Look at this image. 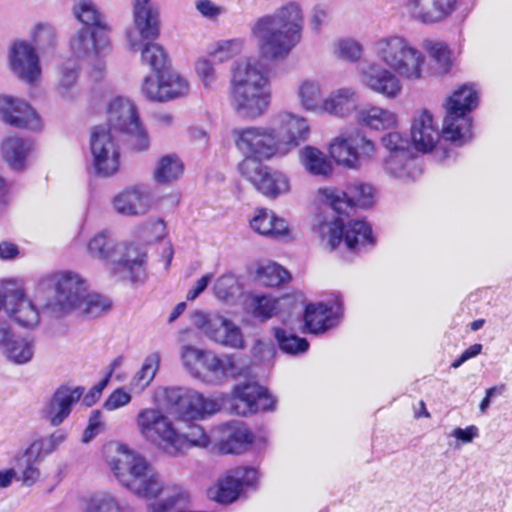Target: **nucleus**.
Instances as JSON below:
<instances>
[{
  "instance_id": "f257e3e1",
  "label": "nucleus",
  "mask_w": 512,
  "mask_h": 512,
  "mask_svg": "<svg viewBox=\"0 0 512 512\" xmlns=\"http://www.w3.org/2000/svg\"><path fill=\"white\" fill-rule=\"evenodd\" d=\"M372 52L377 62L360 68V82L385 99L394 100L402 94L403 80L418 82L425 77V54L402 35L376 39Z\"/></svg>"
},
{
  "instance_id": "f03ea898",
  "label": "nucleus",
  "mask_w": 512,
  "mask_h": 512,
  "mask_svg": "<svg viewBox=\"0 0 512 512\" xmlns=\"http://www.w3.org/2000/svg\"><path fill=\"white\" fill-rule=\"evenodd\" d=\"M304 13L300 3L290 1L273 13L258 17L250 25V38L267 60H284L300 43Z\"/></svg>"
},
{
  "instance_id": "7ed1b4c3",
  "label": "nucleus",
  "mask_w": 512,
  "mask_h": 512,
  "mask_svg": "<svg viewBox=\"0 0 512 512\" xmlns=\"http://www.w3.org/2000/svg\"><path fill=\"white\" fill-rule=\"evenodd\" d=\"M270 103V81L259 61L245 58L236 63L233 70L230 104L243 119L261 117Z\"/></svg>"
},
{
  "instance_id": "20e7f679",
  "label": "nucleus",
  "mask_w": 512,
  "mask_h": 512,
  "mask_svg": "<svg viewBox=\"0 0 512 512\" xmlns=\"http://www.w3.org/2000/svg\"><path fill=\"white\" fill-rule=\"evenodd\" d=\"M140 436L149 443L157 445L170 455H177L182 442L179 431L171 418L159 408H142L135 418Z\"/></svg>"
},
{
  "instance_id": "39448f33",
  "label": "nucleus",
  "mask_w": 512,
  "mask_h": 512,
  "mask_svg": "<svg viewBox=\"0 0 512 512\" xmlns=\"http://www.w3.org/2000/svg\"><path fill=\"white\" fill-rule=\"evenodd\" d=\"M313 230L332 250L337 248L342 241L350 250H358L373 243L371 227L364 220H352L344 224L340 217L328 221L318 216L313 224Z\"/></svg>"
},
{
  "instance_id": "423d86ee",
  "label": "nucleus",
  "mask_w": 512,
  "mask_h": 512,
  "mask_svg": "<svg viewBox=\"0 0 512 512\" xmlns=\"http://www.w3.org/2000/svg\"><path fill=\"white\" fill-rule=\"evenodd\" d=\"M108 129L119 131L130 137L132 147L137 151H145L149 148L150 139L143 127L137 107L128 98L115 97L108 106Z\"/></svg>"
},
{
  "instance_id": "0eeeda50",
  "label": "nucleus",
  "mask_w": 512,
  "mask_h": 512,
  "mask_svg": "<svg viewBox=\"0 0 512 512\" xmlns=\"http://www.w3.org/2000/svg\"><path fill=\"white\" fill-rule=\"evenodd\" d=\"M50 283L54 287V300L44 308L54 317L70 313L79 307L88 288L86 280L76 272L62 271L51 275Z\"/></svg>"
},
{
  "instance_id": "6e6552de",
  "label": "nucleus",
  "mask_w": 512,
  "mask_h": 512,
  "mask_svg": "<svg viewBox=\"0 0 512 512\" xmlns=\"http://www.w3.org/2000/svg\"><path fill=\"white\" fill-rule=\"evenodd\" d=\"M190 319L191 323L211 341L232 349L244 347L241 329L224 315L218 312L195 311Z\"/></svg>"
},
{
  "instance_id": "1a4fd4ad",
  "label": "nucleus",
  "mask_w": 512,
  "mask_h": 512,
  "mask_svg": "<svg viewBox=\"0 0 512 512\" xmlns=\"http://www.w3.org/2000/svg\"><path fill=\"white\" fill-rule=\"evenodd\" d=\"M238 171L265 197L274 199L290 190L289 179L284 173L272 169L257 159L244 158L238 164Z\"/></svg>"
},
{
  "instance_id": "9d476101",
  "label": "nucleus",
  "mask_w": 512,
  "mask_h": 512,
  "mask_svg": "<svg viewBox=\"0 0 512 512\" xmlns=\"http://www.w3.org/2000/svg\"><path fill=\"white\" fill-rule=\"evenodd\" d=\"M167 404L174 407L184 419H201L220 411L222 400L205 397L197 391L183 387H168L163 390Z\"/></svg>"
},
{
  "instance_id": "9b49d317",
  "label": "nucleus",
  "mask_w": 512,
  "mask_h": 512,
  "mask_svg": "<svg viewBox=\"0 0 512 512\" xmlns=\"http://www.w3.org/2000/svg\"><path fill=\"white\" fill-rule=\"evenodd\" d=\"M234 143L245 156L258 161L280 154V147L271 127L248 126L233 130Z\"/></svg>"
},
{
  "instance_id": "f8f14e48",
  "label": "nucleus",
  "mask_w": 512,
  "mask_h": 512,
  "mask_svg": "<svg viewBox=\"0 0 512 512\" xmlns=\"http://www.w3.org/2000/svg\"><path fill=\"white\" fill-rule=\"evenodd\" d=\"M329 153L338 165L357 170L362 165V159L374 157L376 144L358 133H343L331 141Z\"/></svg>"
},
{
  "instance_id": "ddd939ff",
  "label": "nucleus",
  "mask_w": 512,
  "mask_h": 512,
  "mask_svg": "<svg viewBox=\"0 0 512 512\" xmlns=\"http://www.w3.org/2000/svg\"><path fill=\"white\" fill-rule=\"evenodd\" d=\"M318 193L338 214H349L353 207L369 208L376 200V190L368 183L353 182L347 191L333 187L320 188Z\"/></svg>"
},
{
  "instance_id": "4468645a",
  "label": "nucleus",
  "mask_w": 512,
  "mask_h": 512,
  "mask_svg": "<svg viewBox=\"0 0 512 512\" xmlns=\"http://www.w3.org/2000/svg\"><path fill=\"white\" fill-rule=\"evenodd\" d=\"M271 130L285 155L308 139L310 127L305 117L288 111H280L272 117Z\"/></svg>"
},
{
  "instance_id": "2eb2a0df",
  "label": "nucleus",
  "mask_w": 512,
  "mask_h": 512,
  "mask_svg": "<svg viewBox=\"0 0 512 512\" xmlns=\"http://www.w3.org/2000/svg\"><path fill=\"white\" fill-rule=\"evenodd\" d=\"M93 166L100 176H110L119 169V150L111 129L100 125L93 129L90 137Z\"/></svg>"
},
{
  "instance_id": "dca6fc26",
  "label": "nucleus",
  "mask_w": 512,
  "mask_h": 512,
  "mask_svg": "<svg viewBox=\"0 0 512 512\" xmlns=\"http://www.w3.org/2000/svg\"><path fill=\"white\" fill-rule=\"evenodd\" d=\"M190 91L188 80L177 72L144 77L141 94L151 102L163 103L186 96Z\"/></svg>"
},
{
  "instance_id": "f3484780",
  "label": "nucleus",
  "mask_w": 512,
  "mask_h": 512,
  "mask_svg": "<svg viewBox=\"0 0 512 512\" xmlns=\"http://www.w3.org/2000/svg\"><path fill=\"white\" fill-rule=\"evenodd\" d=\"M70 49L74 56L88 60L98 72H102L105 68L102 59L111 47L106 32L82 28L71 38Z\"/></svg>"
},
{
  "instance_id": "a211bd4d",
  "label": "nucleus",
  "mask_w": 512,
  "mask_h": 512,
  "mask_svg": "<svg viewBox=\"0 0 512 512\" xmlns=\"http://www.w3.org/2000/svg\"><path fill=\"white\" fill-rule=\"evenodd\" d=\"M10 71L21 81L34 85L40 81L41 65L35 47L25 41L13 42L8 51Z\"/></svg>"
},
{
  "instance_id": "6ab92c4d",
  "label": "nucleus",
  "mask_w": 512,
  "mask_h": 512,
  "mask_svg": "<svg viewBox=\"0 0 512 512\" xmlns=\"http://www.w3.org/2000/svg\"><path fill=\"white\" fill-rule=\"evenodd\" d=\"M111 273L132 283L143 282L146 277V252L132 242H120Z\"/></svg>"
},
{
  "instance_id": "aec40b11",
  "label": "nucleus",
  "mask_w": 512,
  "mask_h": 512,
  "mask_svg": "<svg viewBox=\"0 0 512 512\" xmlns=\"http://www.w3.org/2000/svg\"><path fill=\"white\" fill-rule=\"evenodd\" d=\"M275 403L267 390L255 382L238 384L233 390L232 409L237 415L246 416L260 410H272Z\"/></svg>"
},
{
  "instance_id": "412c9836",
  "label": "nucleus",
  "mask_w": 512,
  "mask_h": 512,
  "mask_svg": "<svg viewBox=\"0 0 512 512\" xmlns=\"http://www.w3.org/2000/svg\"><path fill=\"white\" fill-rule=\"evenodd\" d=\"M154 198L146 185H134L117 193L111 200L113 210L123 216L138 217L149 212Z\"/></svg>"
},
{
  "instance_id": "4be33fe9",
  "label": "nucleus",
  "mask_w": 512,
  "mask_h": 512,
  "mask_svg": "<svg viewBox=\"0 0 512 512\" xmlns=\"http://www.w3.org/2000/svg\"><path fill=\"white\" fill-rule=\"evenodd\" d=\"M133 26L127 30L126 36L132 49L140 47L144 40H154L159 35V14L149 4H140L135 0Z\"/></svg>"
},
{
  "instance_id": "5701e85b",
  "label": "nucleus",
  "mask_w": 512,
  "mask_h": 512,
  "mask_svg": "<svg viewBox=\"0 0 512 512\" xmlns=\"http://www.w3.org/2000/svg\"><path fill=\"white\" fill-rule=\"evenodd\" d=\"M0 116L14 127L41 131L43 122L36 111L26 102L11 96L0 95Z\"/></svg>"
},
{
  "instance_id": "b1692460",
  "label": "nucleus",
  "mask_w": 512,
  "mask_h": 512,
  "mask_svg": "<svg viewBox=\"0 0 512 512\" xmlns=\"http://www.w3.org/2000/svg\"><path fill=\"white\" fill-rule=\"evenodd\" d=\"M457 3V0H406L404 8L413 20L431 25L448 19Z\"/></svg>"
},
{
  "instance_id": "393cba45",
  "label": "nucleus",
  "mask_w": 512,
  "mask_h": 512,
  "mask_svg": "<svg viewBox=\"0 0 512 512\" xmlns=\"http://www.w3.org/2000/svg\"><path fill=\"white\" fill-rule=\"evenodd\" d=\"M342 313V299L335 296L327 303L306 306L304 321L308 331L313 334L324 333L337 324Z\"/></svg>"
},
{
  "instance_id": "a878e982",
  "label": "nucleus",
  "mask_w": 512,
  "mask_h": 512,
  "mask_svg": "<svg viewBox=\"0 0 512 512\" xmlns=\"http://www.w3.org/2000/svg\"><path fill=\"white\" fill-rule=\"evenodd\" d=\"M218 450L221 454H243L249 450L254 441V434L242 422H228L217 429Z\"/></svg>"
},
{
  "instance_id": "bb28decb",
  "label": "nucleus",
  "mask_w": 512,
  "mask_h": 512,
  "mask_svg": "<svg viewBox=\"0 0 512 512\" xmlns=\"http://www.w3.org/2000/svg\"><path fill=\"white\" fill-rule=\"evenodd\" d=\"M257 477V470L251 467H236L229 470L219 481L214 499L223 504L232 503L239 497L242 488L253 485Z\"/></svg>"
},
{
  "instance_id": "cd10ccee",
  "label": "nucleus",
  "mask_w": 512,
  "mask_h": 512,
  "mask_svg": "<svg viewBox=\"0 0 512 512\" xmlns=\"http://www.w3.org/2000/svg\"><path fill=\"white\" fill-rule=\"evenodd\" d=\"M4 307L8 315L23 327H34L40 321L39 309L22 288L7 293Z\"/></svg>"
},
{
  "instance_id": "c85d7f7f",
  "label": "nucleus",
  "mask_w": 512,
  "mask_h": 512,
  "mask_svg": "<svg viewBox=\"0 0 512 512\" xmlns=\"http://www.w3.org/2000/svg\"><path fill=\"white\" fill-rule=\"evenodd\" d=\"M83 392L81 387H59L44 406L43 416L53 426L60 425L69 416L72 406L79 401Z\"/></svg>"
},
{
  "instance_id": "c756f323",
  "label": "nucleus",
  "mask_w": 512,
  "mask_h": 512,
  "mask_svg": "<svg viewBox=\"0 0 512 512\" xmlns=\"http://www.w3.org/2000/svg\"><path fill=\"white\" fill-rule=\"evenodd\" d=\"M440 132L433 115L428 110L417 112L411 124V140L416 150L430 152L438 143Z\"/></svg>"
},
{
  "instance_id": "7c9ffc66",
  "label": "nucleus",
  "mask_w": 512,
  "mask_h": 512,
  "mask_svg": "<svg viewBox=\"0 0 512 512\" xmlns=\"http://www.w3.org/2000/svg\"><path fill=\"white\" fill-rule=\"evenodd\" d=\"M243 371L231 355L220 358L212 351L207 352L202 365V377H198L207 383H220L226 377L236 378Z\"/></svg>"
},
{
  "instance_id": "2f4dec72",
  "label": "nucleus",
  "mask_w": 512,
  "mask_h": 512,
  "mask_svg": "<svg viewBox=\"0 0 512 512\" xmlns=\"http://www.w3.org/2000/svg\"><path fill=\"white\" fill-rule=\"evenodd\" d=\"M359 94L353 87H341L331 91L324 99L321 114L326 113L338 118H347L357 113Z\"/></svg>"
},
{
  "instance_id": "473e14b6",
  "label": "nucleus",
  "mask_w": 512,
  "mask_h": 512,
  "mask_svg": "<svg viewBox=\"0 0 512 512\" xmlns=\"http://www.w3.org/2000/svg\"><path fill=\"white\" fill-rule=\"evenodd\" d=\"M356 121L369 129L381 131L396 128L398 115L392 110L369 105L357 111Z\"/></svg>"
},
{
  "instance_id": "72a5a7b5",
  "label": "nucleus",
  "mask_w": 512,
  "mask_h": 512,
  "mask_svg": "<svg viewBox=\"0 0 512 512\" xmlns=\"http://www.w3.org/2000/svg\"><path fill=\"white\" fill-rule=\"evenodd\" d=\"M120 242L104 229L95 233L87 242L86 251L90 258L112 266Z\"/></svg>"
},
{
  "instance_id": "f704fd0d",
  "label": "nucleus",
  "mask_w": 512,
  "mask_h": 512,
  "mask_svg": "<svg viewBox=\"0 0 512 512\" xmlns=\"http://www.w3.org/2000/svg\"><path fill=\"white\" fill-rule=\"evenodd\" d=\"M32 150V142L16 136L5 138L0 146L3 160L16 171H21L26 167L27 158Z\"/></svg>"
},
{
  "instance_id": "c9c22d12",
  "label": "nucleus",
  "mask_w": 512,
  "mask_h": 512,
  "mask_svg": "<svg viewBox=\"0 0 512 512\" xmlns=\"http://www.w3.org/2000/svg\"><path fill=\"white\" fill-rule=\"evenodd\" d=\"M450 109L446 108L443 120V137L457 145H462L472 138V121L469 114L456 111L449 119Z\"/></svg>"
},
{
  "instance_id": "e433bc0d",
  "label": "nucleus",
  "mask_w": 512,
  "mask_h": 512,
  "mask_svg": "<svg viewBox=\"0 0 512 512\" xmlns=\"http://www.w3.org/2000/svg\"><path fill=\"white\" fill-rule=\"evenodd\" d=\"M250 226L255 232L265 236L278 237L288 233L286 221L268 209L257 210L250 220Z\"/></svg>"
},
{
  "instance_id": "4c0bfd02",
  "label": "nucleus",
  "mask_w": 512,
  "mask_h": 512,
  "mask_svg": "<svg viewBox=\"0 0 512 512\" xmlns=\"http://www.w3.org/2000/svg\"><path fill=\"white\" fill-rule=\"evenodd\" d=\"M297 98L304 110L321 114L324 98L319 81L309 78L301 80L297 87Z\"/></svg>"
},
{
  "instance_id": "58836bf2",
  "label": "nucleus",
  "mask_w": 512,
  "mask_h": 512,
  "mask_svg": "<svg viewBox=\"0 0 512 512\" xmlns=\"http://www.w3.org/2000/svg\"><path fill=\"white\" fill-rule=\"evenodd\" d=\"M478 101V91L474 85H462L447 99L445 108L450 109L449 119L453 118L456 111L470 114L478 106Z\"/></svg>"
},
{
  "instance_id": "ea45409f",
  "label": "nucleus",
  "mask_w": 512,
  "mask_h": 512,
  "mask_svg": "<svg viewBox=\"0 0 512 512\" xmlns=\"http://www.w3.org/2000/svg\"><path fill=\"white\" fill-rule=\"evenodd\" d=\"M192 333L190 329H184L179 332L178 339L182 343L180 348V357L184 367L195 377H202V365L208 350L200 349L186 344V336Z\"/></svg>"
},
{
  "instance_id": "a19ab883",
  "label": "nucleus",
  "mask_w": 512,
  "mask_h": 512,
  "mask_svg": "<svg viewBox=\"0 0 512 512\" xmlns=\"http://www.w3.org/2000/svg\"><path fill=\"white\" fill-rule=\"evenodd\" d=\"M300 162L313 175L327 177L333 171L332 164L327 156L312 146H306L300 150Z\"/></svg>"
},
{
  "instance_id": "79ce46f5",
  "label": "nucleus",
  "mask_w": 512,
  "mask_h": 512,
  "mask_svg": "<svg viewBox=\"0 0 512 512\" xmlns=\"http://www.w3.org/2000/svg\"><path fill=\"white\" fill-rule=\"evenodd\" d=\"M159 366L160 354L154 352L148 355L141 368L131 378L129 390L134 393L143 392L152 383Z\"/></svg>"
},
{
  "instance_id": "37998d69",
  "label": "nucleus",
  "mask_w": 512,
  "mask_h": 512,
  "mask_svg": "<svg viewBox=\"0 0 512 512\" xmlns=\"http://www.w3.org/2000/svg\"><path fill=\"white\" fill-rule=\"evenodd\" d=\"M414 160L411 153L390 154L383 164L384 172L391 178L408 180L414 178Z\"/></svg>"
},
{
  "instance_id": "c03bdc74",
  "label": "nucleus",
  "mask_w": 512,
  "mask_h": 512,
  "mask_svg": "<svg viewBox=\"0 0 512 512\" xmlns=\"http://www.w3.org/2000/svg\"><path fill=\"white\" fill-rule=\"evenodd\" d=\"M40 457L37 453H30V447H28L25 453L17 460L16 479L23 486L32 487L39 481L41 473L37 460Z\"/></svg>"
},
{
  "instance_id": "a18cd8bd",
  "label": "nucleus",
  "mask_w": 512,
  "mask_h": 512,
  "mask_svg": "<svg viewBox=\"0 0 512 512\" xmlns=\"http://www.w3.org/2000/svg\"><path fill=\"white\" fill-rule=\"evenodd\" d=\"M184 165L175 154H168L159 159L154 170V179L158 183H170L183 173Z\"/></svg>"
},
{
  "instance_id": "49530a36",
  "label": "nucleus",
  "mask_w": 512,
  "mask_h": 512,
  "mask_svg": "<svg viewBox=\"0 0 512 512\" xmlns=\"http://www.w3.org/2000/svg\"><path fill=\"white\" fill-rule=\"evenodd\" d=\"M74 16L83 23L85 28H102V15L92 0H74Z\"/></svg>"
},
{
  "instance_id": "de8ad7c7",
  "label": "nucleus",
  "mask_w": 512,
  "mask_h": 512,
  "mask_svg": "<svg viewBox=\"0 0 512 512\" xmlns=\"http://www.w3.org/2000/svg\"><path fill=\"white\" fill-rule=\"evenodd\" d=\"M425 50L433 63L434 73L445 74L450 70L452 66L451 53L445 43L429 41L425 44Z\"/></svg>"
},
{
  "instance_id": "09e8293b",
  "label": "nucleus",
  "mask_w": 512,
  "mask_h": 512,
  "mask_svg": "<svg viewBox=\"0 0 512 512\" xmlns=\"http://www.w3.org/2000/svg\"><path fill=\"white\" fill-rule=\"evenodd\" d=\"M30 39L40 51L52 49L57 44V32L55 27L48 22L34 24L29 32Z\"/></svg>"
},
{
  "instance_id": "8fccbe9b",
  "label": "nucleus",
  "mask_w": 512,
  "mask_h": 512,
  "mask_svg": "<svg viewBox=\"0 0 512 512\" xmlns=\"http://www.w3.org/2000/svg\"><path fill=\"white\" fill-rule=\"evenodd\" d=\"M245 48V40L233 38L214 43L209 50V56L218 62H225L239 55Z\"/></svg>"
},
{
  "instance_id": "3c124183",
  "label": "nucleus",
  "mask_w": 512,
  "mask_h": 512,
  "mask_svg": "<svg viewBox=\"0 0 512 512\" xmlns=\"http://www.w3.org/2000/svg\"><path fill=\"white\" fill-rule=\"evenodd\" d=\"M3 353L11 362L15 364H25L33 358L34 345L32 341L17 336L8 343Z\"/></svg>"
},
{
  "instance_id": "603ef678",
  "label": "nucleus",
  "mask_w": 512,
  "mask_h": 512,
  "mask_svg": "<svg viewBox=\"0 0 512 512\" xmlns=\"http://www.w3.org/2000/svg\"><path fill=\"white\" fill-rule=\"evenodd\" d=\"M256 277L259 282L266 286H278L290 279V274L280 265L273 262H266L258 265Z\"/></svg>"
},
{
  "instance_id": "864d4df0",
  "label": "nucleus",
  "mask_w": 512,
  "mask_h": 512,
  "mask_svg": "<svg viewBox=\"0 0 512 512\" xmlns=\"http://www.w3.org/2000/svg\"><path fill=\"white\" fill-rule=\"evenodd\" d=\"M110 307L111 302L107 298L96 293H89L87 289L79 303V307L74 311H79L88 317H99L107 312Z\"/></svg>"
},
{
  "instance_id": "5fc2aeb1",
  "label": "nucleus",
  "mask_w": 512,
  "mask_h": 512,
  "mask_svg": "<svg viewBox=\"0 0 512 512\" xmlns=\"http://www.w3.org/2000/svg\"><path fill=\"white\" fill-rule=\"evenodd\" d=\"M290 299L284 297L276 299L271 296H254L253 297V314L262 319H269L278 313L281 307L287 305Z\"/></svg>"
},
{
  "instance_id": "6e6d98bb",
  "label": "nucleus",
  "mask_w": 512,
  "mask_h": 512,
  "mask_svg": "<svg viewBox=\"0 0 512 512\" xmlns=\"http://www.w3.org/2000/svg\"><path fill=\"white\" fill-rule=\"evenodd\" d=\"M275 338L279 344L280 349L288 354L304 353L309 348V343L306 339L300 338L292 333H289L281 328L274 329Z\"/></svg>"
},
{
  "instance_id": "4d7b16f0",
  "label": "nucleus",
  "mask_w": 512,
  "mask_h": 512,
  "mask_svg": "<svg viewBox=\"0 0 512 512\" xmlns=\"http://www.w3.org/2000/svg\"><path fill=\"white\" fill-rule=\"evenodd\" d=\"M240 290L237 277L233 273H225L218 277L213 285L215 297L222 301L233 298Z\"/></svg>"
},
{
  "instance_id": "13d9d810",
  "label": "nucleus",
  "mask_w": 512,
  "mask_h": 512,
  "mask_svg": "<svg viewBox=\"0 0 512 512\" xmlns=\"http://www.w3.org/2000/svg\"><path fill=\"white\" fill-rule=\"evenodd\" d=\"M141 61L143 64L148 65L158 75L162 73L161 70L166 65L167 56L160 45L156 43H148L144 46L141 52Z\"/></svg>"
},
{
  "instance_id": "bf43d9fd",
  "label": "nucleus",
  "mask_w": 512,
  "mask_h": 512,
  "mask_svg": "<svg viewBox=\"0 0 512 512\" xmlns=\"http://www.w3.org/2000/svg\"><path fill=\"white\" fill-rule=\"evenodd\" d=\"M179 436L182 437V442L177 448V455L188 446H196L200 448H206L209 446L211 439L205 430L199 425H191L188 431L184 434L179 432Z\"/></svg>"
},
{
  "instance_id": "052dcab7",
  "label": "nucleus",
  "mask_w": 512,
  "mask_h": 512,
  "mask_svg": "<svg viewBox=\"0 0 512 512\" xmlns=\"http://www.w3.org/2000/svg\"><path fill=\"white\" fill-rule=\"evenodd\" d=\"M363 52V45L353 38L339 39L334 44V53L337 57L347 61H358L362 57Z\"/></svg>"
},
{
  "instance_id": "680f3d73",
  "label": "nucleus",
  "mask_w": 512,
  "mask_h": 512,
  "mask_svg": "<svg viewBox=\"0 0 512 512\" xmlns=\"http://www.w3.org/2000/svg\"><path fill=\"white\" fill-rule=\"evenodd\" d=\"M59 93L63 98H70L69 89L73 87L78 78V67L74 61H67L59 68Z\"/></svg>"
},
{
  "instance_id": "e2e57ef3",
  "label": "nucleus",
  "mask_w": 512,
  "mask_h": 512,
  "mask_svg": "<svg viewBox=\"0 0 512 512\" xmlns=\"http://www.w3.org/2000/svg\"><path fill=\"white\" fill-rule=\"evenodd\" d=\"M382 146L390 154H406L411 153L409 140L399 132L393 131L382 136Z\"/></svg>"
},
{
  "instance_id": "0e129e2a",
  "label": "nucleus",
  "mask_w": 512,
  "mask_h": 512,
  "mask_svg": "<svg viewBox=\"0 0 512 512\" xmlns=\"http://www.w3.org/2000/svg\"><path fill=\"white\" fill-rule=\"evenodd\" d=\"M66 439V435L61 431H56L49 437L33 442L30 447V453H37L45 456L52 453Z\"/></svg>"
},
{
  "instance_id": "69168bd1",
  "label": "nucleus",
  "mask_w": 512,
  "mask_h": 512,
  "mask_svg": "<svg viewBox=\"0 0 512 512\" xmlns=\"http://www.w3.org/2000/svg\"><path fill=\"white\" fill-rule=\"evenodd\" d=\"M331 18V9L326 4H316L312 7L309 17V27L314 33H320Z\"/></svg>"
},
{
  "instance_id": "338daca9",
  "label": "nucleus",
  "mask_w": 512,
  "mask_h": 512,
  "mask_svg": "<svg viewBox=\"0 0 512 512\" xmlns=\"http://www.w3.org/2000/svg\"><path fill=\"white\" fill-rule=\"evenodd\" d=\"M86 512H118V504L111 495L99 494L89 500Z\"/></svg>"
},
{
  "instance_id": "774afa93",
  "label": "nucleus",
  "mask_w": 512,
  "mask_h": 512,
  "mask_svg": "<svg viewBox=\"0 0 512 512\" xmlns=\"http://www.w3.org/2000/svg\"><path fill=\"white\" fill-rule=\"evenodd\" d=\"M195 71L198 78L206 88H211L216 82V70L209 59H198L195 63Z\"/></svg>"
}]
</instances>
